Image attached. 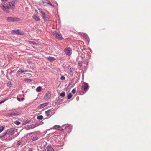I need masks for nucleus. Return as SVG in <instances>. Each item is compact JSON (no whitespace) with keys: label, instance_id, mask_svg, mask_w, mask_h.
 Returning a JSON list of instances; mask_svg holds the SVG:
<instances>
[{"label":"nucleus","instance_id":"nucleus-1","mask_svg":"<svg viewBox=\"0 0 151 151\" xmlns=\"http://www.w3.org/2000/svg\"><path fill=\"white\" fill-rule=\"evenodd\" d=\"M2 3L1 5V7L4 11L7 12H9V7L7 0H1Z\"/></svg>","mask_w":151,"mask_h":151},{"label":"nucleus","instance_id":"nucleus-2","mask_svg":"<svg viewBox=\"0 0 151 151\" xmlns=\"http://www.w3.org/2000/svg\"><path fill=\"white\" fill-rule=\"evenodd\" d=\"M55 110L53 108H52L45 112L47 116L50 117L55 113Z\"/></svg>","mask_w":151,"mask_h":151},{"label":"nucleus","instance_id":"nucleus-3","mask_svg":"<svg viewBox=\"0 0 151 151\" xmlns=\"http://www.w3.org/2000/svg\"><path fill=\"white\" fill-rule=\"evenodd\" d=\"M64 52L66 55L70 56L72 54V50L70 48L68 47L64 49Z\"/></svg>","mask_w":151,"mask_h":151},{"label":"nucleus","instance_id":"nucleus-4","mask_svg":"<svg viewBox=\"0 0 151 151\" xmlns=\"http://www.w3.org/2000/svg\"><path fill=\"white\" fill-rule=\"evenodd\" d=\"M7 20L9 22H13L15 21H19L20 19L18 18L15 17H8L7 18Z\"/></svg>","mask_w":151,"mask_h":151},{"label":"nucleus","instance_id":"nucleus-5","mask_svg":"<svg viewBox=\"0 0 151 151\" xmlns=\"http://www.w3.org/2000/svg\"><path fill=\"white\" fill-rule=\"evenodd\" d=\"M85 56L84 55H82L81 56H78L77 58V60L78 62V65L80 66L82 65L81 62H82V60L85 58Z\"/></svg>","mask_w":151,"mask_h":151},{"label":"nucleus","instance_id":"nucleus-6","mask_svg":"<svg viewBox=\"0 0 151 151\" xmlns=\"http://www.w3.org/2000/svg\"><path fill=\"white\" fill-rule=\"evenodd\" d=\"M12 33L13 34L20 35H24V33L22 31H20L18 29L12 30Z\"/></svg>","mask_w":151,"mask_h":151},{"label":"nucleus","instance_id":"nucleus-7","mask_svg":"<svg viewBox=\"0 0 151 151\" xmlns=\"http://www.w3.org/2000/svg\"><path fill=\"white\" fill-rule=\"evenodd\" d=\"M89 86L88 84L87 83H83L82 85V90H84L85 91H87L88 89Z\"/></svg>","mask_w":151,"mask_h":151},{"label":"nucleus","instance_id":"nucleus-8","mask_svg":"<svg viewBox=\"0 0 151 151\" xmlns=\"http://www.w3.org/2000/svg\"><path fill=\"white\" fill-rule=\"evenodd\" d=\"M65 129L67 132H70L72 129V126L70 124H67L65 125Z\"/></svg>","mask_w":151,"mask_h":151},{"label":"nucleus","instance_id":"nucleus-9","mask_svg":"<svg viewBox=\"0 0 151 151\" xmlns=\"http://www.w3.org/2000/svg\"><path fill=\"white\" fill-rule=\"evenodd\" d=\"M39 10L42 14L44 19L45 21H47L48 19V17L46 16L45 13L43 12L42 9H40Z\"/></svg>","mask_w":151,"mask_h":151},{"label":"nucleus","instance_id":"nucleus-10","mask_svg":"<svg viewBox=\"0 0 151 151\" xmlns=\"http://www.w3.org/2000/svg\"><path fill=\"white\" fill-rule=\"evenodd\" d=\"M51 92L50 91H47L45 96L44 97V99L45 100H47L50 97Z\"/></svg>","mask_w":151,"mask_h":151},{"label":"nucleus","instance_id":"nucleus-11","mask_svg":"<svg viewBox=\"0 0 151 151\" xmlns=\"http://www.w3.org/2000/svg\"><path fill=\"white\" fill-rule=\"evenodd\" d=\"M53 35L56 38L58 39H63L62 35L60 34H59L57 32H55L53 34Z\"/></svg>","mask_w":151,"mask_h":151},{"label":"nucleus","instance_id":"nucleus-12","mask_svg":"<svg viewBox=\"0 0 151 151\" xmlns=\"http://www.w3.org/2000/svg\"><path fill=\"white\" fill-rule=\"evenodd\" d=\"M42 3L45 4L44 6H46L47 4H49L52 6V7H54V6L52 5L49 1L44 0L42 2Z\"/></svg>","mask_w":151,"mask_h":151},{"label":"nucleus","instance_id":"nucleus-13","mask_svg":"<svg viewBox=\"0 0 151 151\" xmlns=\"http://www.w3.org/2000/svg\"><path fill=\"white\" fill-rule=\"evenodd\" d=\"M8 3L9 8H10L11 9L14 8L15 4V2L14 1H12L10 2H8Z\"/></svg>","mask_w":151,"mask_h":151},{"label":"nucleus","instance_id":"nucleus-14","mask_svg":"<svg viewBox=\"0 0 151 151\" xmlns=\"http://www.w3.org/2000/svg\"><path fill=\"white\" fill-rule=\"evenodd\" d=\"M20 114V113L19 112L16 111V112H12L11 113H9L8 115L10 116H15L17 115H19Z\"/></svg>","mask_w":151,"mask_h":151},{"label":"nucleus","instance_id":"nucleus-15","mask_svg":"<svg viewBox=\"0 0 151 151\" xmlns=\"http://www.w3.org/2000/svg\"><path fill=\"white\" fill-rule=\"evenodd\" d=\"M47 59L50 62L56 60V58L54 57L51 56H49Z\"/></svg>","mask_w":151,"mask_h":151},{"label":"nucleus","instance_id":"nucleus-16","mask_svg":"<svg viewBox=\"0 0 151 151\" xmlns=\"http://www.w3.org/2000/svg\"><path fill=\"white\" fill-rule=\"evenodd\" d=\"M61 126L59 125H55L53 127V129H57L59 130H61L63 131V129H60Z\"/></svg>","mask_w":151,"mask_h":151},{"label":"nucleus","instance_id":"nucleus-17","mask_svg":"<svg viewBox=\"0 0 151 151\" xmlns=\"http://www.w3.org/2000/svg\"><path fill=\"white\" fill-rule=\"evenodd\" d=\"M32 17L34 19L37 21H39L40 20V18H39L38 17L37 15H33L32 16Z\"/></svg>","mask_w":151,"mask_h":151},{"label":"nucleus","instance_id":"nucleus-18","mask_svg":"<svg viewBox=\"0 0 151 151\" xmlns=\"http://www.w3.org/2000/svg\"><path fill=\"white\" fill-rule=\"evenodd\" d=\"M48 151H54V150L50 146H48L46 147Z\"/></svg>","mask_w":151,"mask_h":151},{"label":"nucleus","instance_id":"nucleus-19","mask_svg":"<svg viewBox=\"0 0 151 151\" xmlns=\"http://www.w3.org/2000/svg\"><path fill=\"white\" fill-rule=\"evenodd\" d=\"M28 43L29 44L31 45H36V44L35 42L32 41H28Z\"/></svg>","mask_w":151,"mask_h":151},{"label":"nucleus","instance_id":"nucleus-20","mask_svg":"<svg viewBox=\"0 0 151 151\" xmlns=\"http://www.w3.org/2000/svg\"><path fill=\"white\" fill-rule=\"evenodd\" d=\"M9 132V131L8 130H6L3 133V134H2V136L4 137V136H5L6 134H8Z\"/></svg>","mask_w":151,"mask_h":151},{"label":"nucleus","instance_id":"nucleus-21","mask_svg":"<svg viewBox=\"0 0 151 151\" xmlns=\"http://www.w3.org/2000/svg\"><path fill=\"white\" fill-rule=\"evenodd\" d=\"M41 89H42V87L39 86L36 89V91L37 92H39L41 91Z\"/></svg>","mask_w":151,"mask_h":151},{"label":"nucleus","instance_id":"nucleus-22","mask_svg":"<svg viewBox=\"0 0 151 151\" xmlns=\"http://www.w3.org/2000/svg\"><path fill=\"white\" fill-rule=\"evenodd\" d=\"M43 118V116L41 115H39L37 116V119L39 120H41Z\"/></svg>","mask_w":151,"mask_h":151},{"label":"nucleus","instance_id":"nucleus-23","mask_svg":"<svg viewBox=\"0 0 151 151\" xmlns=\"http://www.w3.org/2000/svg\"><path fill=\"white\" fill-rule=\"evenodd\" d=\"M72 96V94L70 93H69L68 95V96H67V98L68 99H70Z\"/></svg>","mask_w":151,"mask_h":151},{"label":"nucleus","instance_id":"nucleus-24","mask_svg":"<svg viewBox=\"0 0 151 151\" xmlns=\"http://www.w3.org/2000/svg\"><path fill=\"white\" fill-rule=\"evenodd\" d=\"M44 105L43 104H41L40 105H39L38 106V108L39 109H42L44 108Z\"/></svg>","mask_w":151,"mask_h":151},{"label":"nucleus","instance_id":"nucleus-25","mask_svg":"<svg viewBox=\"0 0 151 151\" xmlns=\"http://www.w3.org/2000/svg\"><path fill=\"white\" fill-rule=\"evenodd\" d=\"M15 124L17 125H19L20 124V122L18 120H16L14 122Z\"/></svg>","mask_w":151,"mask_h":151},{"label":"nucleus","instance_id":"nucleus-26","mask_svg":"<svg viewBox=\"0 0 151 151\" xmlns=\"http://www.w3.org/2000/svg\"><path fill=\"white\" fill-rule=\"evenodd\" d=\"M38 139V137H33L32 139L33 141H36Z\"/></svg>","mask_w":151,"mask_h":151},{"label":"nucleus","instance_id":"nucleus-27","mask_svg":"<svg viewBox=\"0 0 151 151\" xmlns=\"http://www.w3.org/2000/svg\"><path fill=\"white\" fill-rule=\"evenodd\" d=\"M65 92H64L61 93L60 94V96L62 97H64L65 96Z\"/></svg>","mask_w":151,"mask_h":151},{"label":"nucleus","instance_id":"nucleus-28","mask_svg":"<svg viewBox=\"0 0 151 151\" xmlns=\"http://www.w3.org/2000/svg\"><path fill=\"white\" fill-rule=\"evenodd\" d=\"M4 130V127L3 126H1L0 127V133L1 132Z\"/></svg>","mask_w":151,"mask_h":151},{"label":"nucleus","instance_id":"nucleus-29","mask_svg":"<svg viewBox=\"0 0 151 151\" xmlns=\"http://www.w3.org/2000/svg\"><path fill=\"white\" fill-rule=\"evenodd\" d=\"M72 92L73 94H74L76 93V90L74 89H73L72 91Z\"/></svg>","mask_w":151,"mask_h":151},{"label":"nucleus","instance_id":"nucleus-30","mask_svg":"<svg viewBox=\"0 0 151 151\" xmlns=\"http://www.w3.org/2000/svg\"><path fill=\"white\" fill-rule=\"evenodd\" d=\"M43 104L44 105V106L45 107V106L48 105L49 104V103H48L46 102V103H43Z\"/></svg>","mask_w":151,"mask_h":151},{"label":"nucleus","instance_id":"nucleus-31","mask_svg":"<svg viewBox=\"0 0 151 151\" xmlns=\"http://www.w3.org/2000/svg\"><path fill=\"white\" fill-rule=\"evenodd\" d=\"M8 99H6L0 102V104H1L4 103L5 101L6 100H7Z\"/></svg>","mask_w":151,"mask_h":151},{"label":"nucleus","instance_id":"nucleus-32","mask_svg":"<svg viewBox=\"0 0 151 151\" xmlns=\"http://www.w3.org/2000/svg\"><path fill=\"white\" fill-rule=\"evenodd\" d=\"M65 79V77L64 76H62L60 77V79L62 80H64Z\"/></svg>","mask_w":151,"mask_h":151},{"label":"nucleus","instance_id":"nucleus-33","mask_svg":"<svg viewBox=\"0 0 151 151\" xmlns=\"http://www.w3.org/2000/svg\"><path fill=\"white\" fill-rule=\"evenodd\" d=\"M27 71L26 70H19L18 71V72H20L21 73H22L23 72H26Z\"/></svg>","mask_w":151,"mask_h":151},{"label":"nucleus","instance_id":"nucleus-34","mask_svg":"<svg viewBox=\"0 0 151 151\" xmlns=\"http://www.w3.org/2000/svg\"><path fill=\"white\" fill-rule=\"evenodd\" d=\"M17 100H18V101H20V99L19 98H18V97H17Z\"/></svg>","mask_w":151,"mask_h":151},{"label":"nucleus","instance_id":"nucleus-35","mask_svg":"<svg viewBox=\"0 0 151 151\" xmlns=\"http://www.w3.org/2000/svg\"><path fill=\"white\" fill-rule=\"evenodd\" d=\"M24 98H22L20 99V100L21 99L22 100H24Z\"/></svg>","mask_w":151,"mask_h":151},{"label":"nucleus","instance_id":"nucleus-36","mask_svg":"<svg viewBox=\"0 0 151 151\" xmlns=\"http://www.w3.org/2000/svg\"><path fill=\"white\" fill-rule=\"evenodd\" d=\"M28 151H32V150H28Z\"/></svg>","mask_w":151,"mask_h":151},{"label":"nucleus","instance_id":"nucleus-37","mask_svg":"<svg viewBox=\"0 0 151 151\" xmlns=\"http://www.w3.org/2000/svg\"><path fill=\"white\" fill-rule=\"evenodd\" d=\"M17 145H20L19 144H17Z\"/></svg>","mask_w":151,"mask_h":151}]
</instances>
